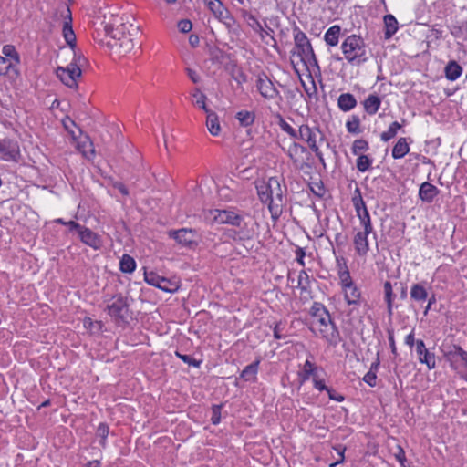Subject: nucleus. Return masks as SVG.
Instances as JSON below:
<instances>
[{"mask_svg": "<svg viewBox=\"0 0 467 467\" xmlns=\"http://www.w3.org/2000/svg\"><path fill=\"white\" fill-rule=\"evenodd\" d=\"M256 190L259 200L267 203L272 219L278 220L285 205L286 186H282L277 177H270L267 182L257 184Z\"/></svg>", "mask_w": 467, "mask_h": 467, "instance_id": "1", "label": "nucleus"}, {"mask_svg": "<svg viewBox=\"0 0 467 467\" xmlns=\"http://www.w3.org/2000/svg\"><path fill=\"white\" fill-rule=\"evenodd\" d=\"M310 315L313 318L312 330L318 331L322 338L329 344L336 345L339 339V332L325 306L315 302L310 308Z\"/></svg>", "mask_w": 467, "mask_h": 467, "instance_id": "2", "label": "nucleus"}, {"mask_svg": "<svg viewBox=\"0 0 467 467\" xmlns=\"http://www.w3.org/2000/svg\"><path fill=\"white\" fill-rule=\"evenodd\" d=\"M73 54L74 58L69 65L57 68V76L68 88H77L78 79L81 77V67L86 65L87 59L81 54H77L74 49Z\"/></svg>", "mask_w": 467, "mask_h": 467, "instance_id": "3", "label": "nucleus"}, {"mask_svg": "<svg viewBox=\"0 0 467 467\" xmlns=\"http://www.w3.org/2000/svg\"><path fill=\"white\" fill-rule=\"evenodd\" d=\"M341 49L350 64L359 65L367 60L364 40L356 35L348 36L342 43Z\"/></svg>", "mask_w": 467, "mask_h": 467, "instance_id": "4", "label": "nucleus"}, {"mask_svg": "<svg viewBox=\"0 0 467 467\" xmlns=\"http://www.w3.org/2000/svg\"><path fill=\"white\" fill-rule=\"evenodd\" d=\"M294 41L297 49V54L301 57V60L306 65L317 66V60L316 58L312 46L306 36L298 27L294 29Z\"/></svg>", "mask_w": 467, "mask_h": 467, "instance_id": "5", "label": "nucleus"}, {"mask_svg": "<svg viewBox=\"0 0 467 467\" xmlns=\"http://www.w3.org/2000/svg\"><path fill=\"white\" fill-rule=\"evenodd\" d=\"M106 309L108 314L116 323H127V319L130 316V304L128 297L121 295L113 296Z\"/></svg>", "mask_w": 467, "mask_h": 467, "instance_id": "6", "label": "nucleus"}, {"mask_svg": "<svg viewBox=\"0 0 467 467\" xmlns=\"http://www.w3.org/2000/svg\"><path fill=\"white\" fill-rule=\"evenodd\" d=\"M296 140L306 142L312 151H317V140H324V134L319 128H311L306 124H303L298 129V136Z\"/></svg>", "mask_w": 467, "mask_h": 467, "instance_id": "7", "label": "nucleus"}, {"mask_svg": "<svg viewBox=\"0 0 467 467\" xmlns=\"http://www.w3.org/2000/svg\"><path fill=\"white\" fill-rule=\"evenodd\" d=\"M256 88L260 95L266 99H275L280 96L279 91L265 73L258 75L256 79Z\"/></svg>", "mask_w": 467, "mask_h": 467, "instance_id": "8", "label": "nucleus"}, {"mask_svg": "<svg viewBox=\"0 0 467 467\" xmlns=\"http://www.w3.org/2000/svg\"><path fill=\"white\" fill-rule=\"evenodd\" d=\"M213 15L222 23H223L228 28H231L235 23L234 17L231 15L229 10L223 5V4L217 0L212 2L207 6Z\"/></svg>", "mask_w": 467, "mask_h": 467, "instance_id": "9", "label": "nucleus"}, {"mask_svg": "<svg viewBox=\"0 0 467 467\" xmlns=\"http://www.w3.org/2000/svg\"><path fill=\"white\" fill-rule=\"evenodd\" d=\"M20 155L16 141L9 139L0 140V159L6 161H16Z\"/></svg>", "mask_w": 467, "mask_h": 467, "instance_id": "10", "label": "nucleus"}, {"mask_svg": "<svg viewBox=\"0 0 467 467\" xmlns=\"http://www.w3.org/2000/svg\"><path fill=\"white\" fill-rule=\"evenodd\" d=\"M214 220L219 223H227L235 227H242L244 218L240 214L230 210H215Z\"/></svg>", "mask_w": 467, "mask_h": 467, "instance_id": "11", "label": "nucleus"}, {"mask_svg": "<svg viewBox=\"0 0 467 467\" xmlns=\"http://www.w3.org/2000/svg\"><path fill=\"white\" fill-rule=\"evenodd\" d=\"M171 238H173L182 246L191 247L195 244V232L192 229L182 228L179 230H171L168 233Z\"/></svg>", "mask_w": 467, "mask_h": 467, "instance_id": "12", "label": "nucleus"}, {"mask_svg": "<svg viewBox=\"0 0 467 467\" xmlns=\"http://www.w3.org/2000/svg\"><path fill=\"white\" fill-rule=\"evenodd\" d=\"M416 352L418 354L419 361L422 364H426L429 369L436 368L435 355L426 348L423 340L419 339L416 341Z\"/></svg>", "mask_w": 467, "mask_h": 467, "instance_id": "13", "label": "nucleus"}, {"mask_svg": "<svg viewBox=\"0 0 467 467\" xmlns=\"http://www.w3.org/2000/svg\"><path fill=\"white\" fill-rule=\"evenodd\" d=\"M78 236L82 243L95 250H99L102 246L101 237L89 228L84 226L79 232Z\"/></svg>", "mask_w": 467, "mask_h": 467, "instance_id": "14", "label": "nucleus"}, {"mask_svg": "<svg viewBox=\"0 0 467 467\" xmlns=\"http://www.w3.org/2000/svg\"><path fill=\"white\" fill-rule=\"evenodd\" d=\"M369 234H371V232L358 231L354 236L353 244L355 251L359 256H366L369 251V244L368 240Z\"/></svg>", "mask_w": 467, "mask_h": 467, "instance_id": "15", "label": "nucleus"}, {"mask_svg": "<svg viewBox=\"0 0 467 467\" xmlns=\"http://www.w3.org/2000/svg\"><path fill=\"white\" fill-rule=\"evenodd\" d=\"M344 293V298L348 306H359L362 297L359 288L354 284L350 286L342 289Z\"/></svg>", "mask_w": 467, "mask_h": 467, "instance_id": "16", "label": "nucleus"}, {"mask_svg": "<svg viewBox=\"0 0 467 467\" xmlns=\"http://www.w3.org/2000/svg\"><path fill=\"white\" fill-rule=\"evenodd\" d=\"M71 23H72L71 12H70V9L67 7L66 20L63 25V36H64L66 42L69 46L74 47L75 44H76V36L74 34Z\"/></svg>", "mask_w": 467, "mask_h": 467, "instance_id": "17", "label": "nucleus"}, {"mask_svg": "<svg viewBox=\"0 0 467 467\" xmlns=\"http://www.w3.org/2000/svg\"><path fill=\"white\" fill-rule=\"evenodd\" d=\"M438 193V188L427 182L420 185L419 191L420 198L426 202H431Z\"/></svg>", "mask_w": 467, "mask_h": 467, "instance_id": "18", "label": "nucleus"}, {"mask_svg": "<svg viewBox=\"0 0 467 467\" xmlns=\"http://www.w3.org/2000/svg\"><path fill=\"white\" fill-rule=\"evenodd\" d=\"M381 105V99L377 94H369L363 101L365 111L368 115H374Z\"/></svg>", "mask_w": 467, "mask_h": 467, "instance_id": "19", "label": "nucleus"}, {"mask_svg": "<svg viewBox=\"0 0 467 467\" xmlns=\"http://www.w3.org/2000/svg\"><path fill=\"white\" fill-rule=\"evenodd\" d=\"M337 106L342 111L348 112L357 106V99L350 93H343L337 99Z\"/></svg>", "mask_w": 467, "mask_h": 467, "instance_id": "20", "label": "nucleus"}, {"mask_svg": "<svg viewBox=\"0 0 467 467\" xmlns=\"http://www.w3.org/2000/svg\"><path fill=\"white\" fill-rule=\"evenodd\" d=\"M77 148L88 160L95 156L94 145L88 136H85L81 140L78 141Z\"/></svg>", "mask_w": 467, "mask_h": 467, "instance_id": "21", "label": "nucleus"}, {"mask_svg": "<svg viewBox=\"0 0 467 467\" xmlns=\"http://www.w3.org/2000/svg\"><path fill=\"white\" fill-rule=\"evenodd\" d=\"M206 126L209 132L213 136H218L221 132V126L217 114L212 110H209L206 112Z\"/></svg>", "mask_w": 467, "mask_h": 467, "instance_id": "22", "label": "nucleus"}, {"mask_svg": "<svg viewBox=\"0 0 467 467\" xmlns=\"http://www.w3.org/2000/svg\"><path fill=\"white\" fill-rule=\"evenodd\" d=\"M260 360L257 359L246 366L243 371L241 372L240 377L244 379L245 381H254L256 379V375L258 372Z\"/></svg>", "mask_w": 467, "mask_h": 467, "instance_id": "23", "label": "nucleus"}, {"mask_svg": "<svg viewBox=\"0 0 467 467\" xmlns=\"http://www.w3.org/2000/svg\"><path fill=\"white\" fill-rule=\"evenodd\" d=\"M410 151L406 138H400L392 149V157L401 159Z\"/></svg>", "mask_w": 467, "mask_h": 467, "instance_id": "24", "label": "nucleus"}, {"mask_svg": "<svg viewBox=\"0 0 467 467\" xmlns=\"http://www.w3.org/2000/svg\"><path fill=\"white\" fill-rule=\"evenodd\" d=\"M445 76L451 80H456L462 73V67L456 61H450L445 67Z\"/></svg>", "mask_w": 467, "mask_h": 467, "instance_id": "25", "label": "nucleus"}, {"mask_svg": "<svg viewBox=\"0 0 467 467\" xmlns=\"http://www.w3.org/2000/svg\"><path fill=\"white\" fill-rule=\"evenodd\" d=\"M385 24V38H390L398 30V21L392 15H386L384 16Z\"/></svg>", "mask_w": 467, "mask_h": 467, "instance_id": "26", "label": "nucleus"}, {"mask_svg": "<svg viewBox=\"0 0 467 467\" xmlns=\"http://www.w3.org/2000/svg\"><path fill=\"white\" fill-rule=\"evenodd\" d=\"M340 30L341 28L339 26H333L329 27L324 36L326 43L331 47L337 46L338 44Z\"/></svg>", "mask_w": 467, "mask_h": 467, "instance_id": "27", "label": "nucleus"}, {"mask_svg": "<svg viewBox=\"0 0 467 467\" xmlns=\"http://www.w3.org/2000/svg\"><path fill=\"white\" fill-rule=\"evenodd\" d=\"M242 16L246 21L247 25L256 33L263 31V25L256 19V17L247 10L242 11Z\"/></svg>", "mask_w": 467, "mask_h": 467, "instance_id": "28", "label": "nucleus"}, {"mask_svg": "<svg viewBox=\"0 0 467 467\" xmlns=\"http://www.w3.org/2000/svg\"><path fill=\"white\" fill-rule=\"evenodd\" d=\"M192 96L193 98L192 104L200 109H203L205 113L210 109L206 106V96L201 92V90L196 88L192 91Z\"/></svg>", "mask_w": 467, "mask_h": 467, "instance_id": "29", "label": "nucleus"}, {"mask_svg": "<svg viewBox=\"0 0 467 467\" xmlns=\"http://www.w3.org/2000/svg\"><path fill=\"white\" fill-rule=\"evenodd\" d=\"M410 297L415 301H425L428 297V293L421 284H414L410 289Z\"/></svg>", "mask_w": 467, "mask_h": 467, "instance_id": "30", "label": "nucleus"}, {"mask_svg": "<svg viewBox=\"0 0 467 467\" xmlns=\"http://www.w3.org/2000/svg\"><path fill=\"white\" fill-rule=\"evenodd\" d=\"M236 119L243 127H249L253 125L255 119V115L252 111L241 110L237 112Z\"/></svg>", "mask_w": 467, "mask_h": 467, "instance_id": "31", "label": "nucleus"}, {"mask_svg": "<svg viewBox=\"0 0 467 467\" xmlns=\"http://www.w3.org/2000/svg\"><path fill=\"white\" fill-rule=\"evenodd\" d=\"M136 268L135 260L129 254H124L119 262V269L123 273L131 274Z\"/></svg>", "mask_w": 467, "mask_h": 467, "instance_id": "32", "label": "nucleus"}, {"mask_svg": "<svg viewBox=\"0 0 467 467\" xmlns=\"http://www.w3.org/2000/svg\"><path fill=\"white\" fill-rule=\"evenodd\" d=\"M306 152V148L296 142H293L287 150V155L293 161L294 163H296L299 161L298 156L300 154Z\"/></svg>", "mask_w": 467, "mask_h": 467, "instance_id": "33", "label": "nucleus"}, {"mask_svg": "<svg viewBox=\"0 0 467 467\" xmlns=\"http://www.w3.org/2000/svg\"><path fill=\"white\" fill-rule=\"evenodd\" d=\"M317 367L309 360H306L303 367V371L298 374L300 379V385L304 384L309 379L310 376L314 375Z\"/></svg>", "mask_w": 467, "mask_h": 467, "instance_id": "34", "label": "nucleus"}, {"mask_svg": "<svg viewBox=\"0 0 467 467\" xmlns=\"http://www.w3.org/2000/svg\"><path fill=\"white\" fill-rule=\"evenodd\" d=\"M356 192L358 195H355L352 197V202L355 207V211L357 213V216L363 214L364 213H368V209L366 206V203L360 194V192L358 189L356 190Z\"/></svg>", "mask_w": 467, "mask_h": 467, "instance_id": "35", "label": "nucleus"}, {"mask_svg": "<svg viewBox=\"0 0 467 467\" xmlns=\"http://www.w3.org/2000/svg\"><path fill=\"white\" fill-rule=\"evenodd\" d=\"M394 298V294L392 290V285L389 281H386L384 283V299L387 303L388 313L389 316L392 315V302Z\"/></svg>", "mask_w": 467, "mask_h": 467, "instance_id": "36", "label": "nucleus"}, {"mask_svg": "<svg viewBox=\"0 0 467 467\" xmlns=\"http://www.w3.org/2000/svg\"><path fill=\"white\" fill-rule=\"evenodd\" d=\"M17 64L14 63L10 58H5L0 56V75L5 76L10 74L12 71L16 72L15 67Z\"/></svg>", "mask_w": 467, "mask_h": 467, "instance_id": "37", "label": "nucleus"}, {"mask_svg": "<svg viewBox=\"0 0 467 467\" xmlns=\"http://www.w3.org/2000/svg\"><path fill=\"white\" fill-rule=\"evenodd\" d=\"M402 127L398 121H394L390 124L388 130L381 133L380 138L383 141H389L397 135L399 129Z\"/></svg>", "mask_w": 467, "mask_h": 467, "instance_id": "38", "label": "nucleus"}, {"mask_svg": "<svg viewBox=\"0 0 467 467\" xmlns=\"http://www.w3.org/2000/svg\"><path fill=\"white\" fill-rule=\"evenodd\" d=\"M157 287L165 292L173 293L177 291L178 285L168 278L161 276L160 283L158 284Z\"/></svg>", "mask_w": 467, "mask_h": 467, "instance_id": "39", "label": "nucleus"}, {"mask_svg": "<svg viewBox=\"0 0 467 467\" xmlns=\"http://www.w3.org/2000/svg\"><path fill=\"white\" fill-rule=\"evenodd\" d=\"M372 164V159H370L368 155H359L357 159V169L361 171H367Z\"/></svg>", "mask_w": 467, "mask_h": 467, "instance_id": "40", "label": "nucleus"}, {"mask_svg": "<svg viewBox=\"0 0 467 467\" xmlns=\"http://www.w3.org/2000/svg\"><path fill=\"white\" fill-rule=\"evenodd\" d=\"M360 120L356 115H353L346 123L347 130L349 133L358 134L360 132Z\"/></svg>", "mask_w": 467, "mask_h": 467, "instance_id": "41", "label": "nucleus"}, {"mask_svg": "<svg viewBox=\"0 0 467 467\" xmlns=\"http://www.w3.org/2000/svg\"><path fill=\"white\" fill-rule=\"evenodd\" d=\"M2 53L5 58H10L14 63H19V56L16 51L15 47L11 45H5L3 47Z\"/></svg>", "mask_w": 467, "mask_h": 467, "instance_id": "42", "label": "nucleus"}, {"mask_svg": "<svg viewBox=\"0 0 467 467\" xmlns=\"http://www.w3.org/2000/svg\"><path fill=\"white\" fill-rule=\"evenodd\" d=\"M278 125L280 129L287 133L292 139L296 140L298 136V130L294 129L289 123H287L284 119H280Z\"/></svg>", "mask_w": 467, "mask_h": 467, "instance_id": "43", "label": "nucleus"}, {"mask_svg": "<svg viewBox=\"0 0 467 467\" xmlns=\"http://www.w3.org/2000/svg\"><path fill=\"white\" fill-rule=\"evenodd\" d=\"M359 221H360V225L363 227V231H367V232H373V226H372V223H371V219H370V215H369V213H364L363 214L361 215H358V216Z\"/></svg>", "mask_w": 467, "mask_h": 467, "instance_id": "44", "label": "nucleus"}, {"mask_svg": "<svg viewBox=\"0 0 467 467\" xmlns=\"http://www.w3.org/2000/svg\"><path fill=\"white\" fill-rule=\"evenodd\" d=\"M368 149V143L365 140H356L352 145V153L358 155L361 151H366Z\"/></svg>", "mask_w": 467, "mask_h": 467, "instance_id": "45", "label": "nucleus"}, {"mask_svg": "<svg viewBox=\"0 0 467 467\" xmlns=\"http://www.w3.org/2000/svg\"><path fill=\"white\" fill-rule=\"evenodd\" d=\"M109 428L108 424L100 423L99 425V427L97 429V436H99L101 439L99 443L102 446H105L106 439L109 435Z\"/></svg>", "mask_w": 467, "mask_h": 467, "instance_id": "46", "label": "nucleus"}, {"mask_svg": "<svg viewBox=\"0 0 467 467\" xmlns=\"http://www.w3.org/2000/svg\"><path fill=\"white\" fill-rule=\"evenodd\" d=\"M337 275L342 289L354 285L349 270L343 273H338Z\"/></svg>", "mask_w": 467, "mask_h": 467, "instance_id": "47", "label": "nucleus"}, {"mask_svg": "<svg viewBox=\"0 0 467 467\" xmlns=\"http://www.w3.org/2000/svg\"><path fill=\"white\" fill-rule=\"evenodd\" d=\"M232 78L237 82L238 85H242L247 81V76L239 67H234L232 70Z\"/></svg>", "mask_w": 467, "mask_h": 467, "instance_id": "48", "label": "nucleus"}, {"mask_svg": "<svg viewBox=\"0 0 467 467\" xmlns=\"http://www.w3.org/2000/svg\"><path fill=\"white\" fill-rule=\"evenodd\" d=\"M175 355L182 360L184 363L188 364L189 366H192L194 368H199L201 365V361H197L192 357L185 354H182L179 351L175 352Z\"/></svg>", "mask_w": 467, "mask_h": 467, "instance_id": "49", "label": "nucleus"}, {"mask_svg": "<svg viewBox=\"0 0 467 467\" xmlns=\"http://www.w3.org/2000/svg\"><path fill=\"white\" fill-rule=\"evenodd\" d=\"M222 408H223L222 404H215V405H213V407H212L211 421L213 425H217L220 423Z\"/></svg>", "mask_w": 467, "mask_h": 467, "instance_id": "50", "label": "nucleus"}, {"mask_svg": "<svg viewBox=\"0 0 467 467\" xmlns=\"http://www.w3.org/2000/svg\"><path fill=\"white\" fill-rule=\"evenodd\" d=\"M160 278H161V275H159L158 274H156L154 272H145L144 273V280L147 284H149L150 285L157 287L158 284L160 283Z\"/></svg>", "mask_w": 467, "mask_h": 467, "instance_id": "51", "label": "nucleus"}, {"mask_svg": "<svg viewBox=\"0 0 467 467\" xmlns=\"http://www.w3.org/2000/svg\"><path fill=\"white\" fill-rule=\"evenodd\" d=\"M285 325L282 322H278L275 324L274 327V337L275 339H284L285 338V334L284 333Z\"/></svg>", "mask_w": 467, "mask_h": 467, "instance_id": "52", "label": "nucleus"}, {"mask_svg": "<svg viewBox=\"0 0 467 467\" xmlns=\"http://www.w3.org/2000/svg\"><path fill=\"white\" fill-rule=\"evenodd\" d=\"M363 380L370 387H375L377 384V373L368 370L363 377Z\"/></svg>", "mask_w": 467, "mask_h": 467, "instance_id": "53", "label": "nucleus"}, {"mask_svg": "<svg viewBox=\"0 0 467 467\" xmlns=\"http://www.w3.org/2000/svg\"><path fill=\"white\" fill-rule=\"evenodd\" d=\"M130 36L131 34L129 33V36L123 35L122 37H118V39L120 41V47H125L127 50H130L134 47L133 41L130 37Z\"/></svg>", "mask_w": 467, "mask_h": 467, "instance_id": "54", "label": "nucleus"}, {"mask_svg": "<svg viewBox=\"0 0 467 467\" xmlns=\"http://www.w3.org/2000/svg\"><path fill=\"white\" fill-rule=\"evenodd\" d=\"M178 28L182 33H188L192 28V24L188 19H182L178 23Z\"/></svg>", "mask_w": 467, "mask_h": 467, "instance_id": "55", "label": "nucleus"}, {"mask_svg": "<svg viewBox=\"0 0 467 467\" xmlns=\"http://www.w3.org/2000/svg\"><path fill=\"white\" fill-rule=\"evenodd\" d=\"M336 262H337V274L348 271V267L347 265V261L344 257L337 256Z\"/></svg>", "mask_w": 467, "mask_h": 467, "instance_id": "56", "label": "nucleus"}, {"mask_svg": "<svg viewBox=\"0 0 467 467\" xmlns=\"http://www.w3.org/2000/svg\"><path fill=\"white\" fill-rule=\"evenodd\" d=\"M454 353L457 354V358L462 360L467 368V351H465L462 347L454 345Z\"/></svg>", "mask_w": 467, "mask_h": 467, "instance_id": "57", "label": "nucleus"}, {"mask_svg": "<svg viewBox=\"0 0 467 467\" xmlns=\"http://www.w3.org/2000/svg\"><path fill=\"white\" fill-rule=\"evenodd\" d=\"M388 339L389 342V347L391 348L392 354L397 356L398 353H397V348H396L395 339H394V331L392 328L388 329Z\"/></svg>", "mask_w": 467, "mask_h": 467, "instance_id": "58", "label": "nucleus"}, {"mask_svg": "<svg viewBox=\"0 0 467 467\" xmlns=\"http://www.w3.org/2000/svg\"><path fill=\"white\" fill-rule=\"evenodd\" d=\"M263 31L267 35L268 37H270V39H272V42L273 44H271V47H276L277 46V42L275 40V38L274 37V29L271 28L267 24L266 22L265 21V26H263Z\"/></svg>", "mask_w": 467, "mask_h": 467, "instance_id": "59", "label": "nucleus"}, {"mask_svg": "<svg viewBox=\"0 0 467 467\" xmlns=\"http://www.w3.org/2000/svg\"><path fill=\"white\" fill-rule=\"evenodd\" d=\"M309 275L304 270L300 271L297 277V285H309Z\"/></svg>", "mask_w": 467, "mask_h": 467, "instance_id": "60", "label": "nucleus"}, {"mask_svg": "<svg viewBox=\"0 0 467 467\" xmlns=\"http://www.w3.org/2000/svg\"><path fill=\"white\" fill-rule=\"evenodd\" d=\"M335 450L337 451V454L340 456V459L337 461L336 462H333L329 465V467H336L337 464L342 463L345 460L344 452L346 451V448L342 445H337L335 447Z\"/></svg>", "mask_w": 467, "mask_h": 467, "instance_id": "61", "label": "nucleus"}, {"mask_svg": "<svg viewBox=\"0 0 467 467\" xmlns=\"http://www.w3.org/2000/svg\"><path fill=\"white\" fill-rule=\"evenodd\" d=\"M327 395H328V398L332 400H336L337 402H342L345 398L343 395L337 393V391H335L333 389L331 388H328L327 389Z\"/></svg>", "mask_w": 467, "mask_h": 467, "instance_id": "62", "label": "nucleus"}, {"mask_svg": "<svg viewBox=\"0 0 467 467\" xmlns=\"http://www.w3.org/2000/svg\"><path fill=\"white\" fill-rule=\"evenodd\" d=\"M313 385L314 388L319 391H327V389H328V387H327V385L325 384L324 380L317 379L316 376H314L313 378Z\"/></svg>", "mask_w": 467, "mask_h": 467, "instance_id": "63", "label": "nucleus"}, {"mask_svg": "<svg viewBox=\"0 0 467 467\" xmlns=\"http://www.w3.org/2000/svg\"><path fill=\"white\" fill-rule=\"evenodd\" d=\"M114 31L115 29L111 24L109 23L104 25L105 35L116 39L118 38V35Z\"/></svg>", "mask_w": 467, "mask_h": 467, "instance_id": "64", "label": "nucleus"}]
</instances>
